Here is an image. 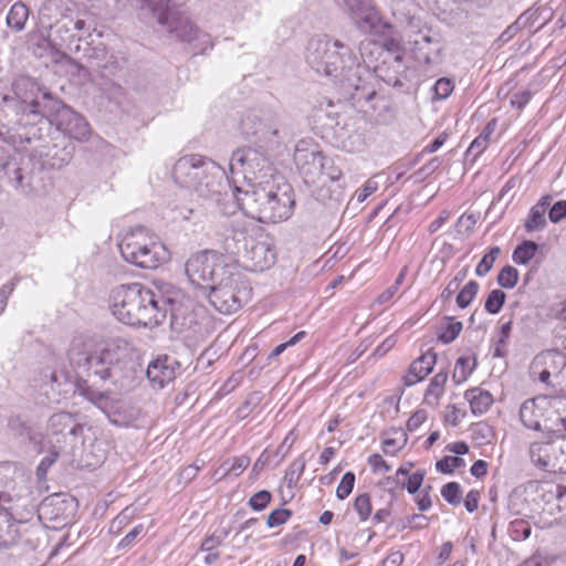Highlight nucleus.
<instances>
[{"label": "nucleus", "mask_w": 566, "mask_h": 566, "mask_svg": "<svg viewBox=\"0 0 566 566\" xmlns=\"http://www.w3.org/2000/svg\"><path fill=\"white\" fill-rule=\"evenodd\" d=\"M443 158L442 157H433L430 159L427 164H424L422 167H420L418 170H416L412 175L416 181H423L428 177H430L432 174H434L442 165Z\"/></svg>", "instance_id": "obj_46"}, {"label": "nucleus", "mask_w": 566, "mask_h": 566, "mask_svg": "<svg viewBox=\"0 0 566 566\" xmlns=\"http://www.w3.org/2000/svg\"><path fill=\"white\" fill-rule=\"evenodd\" d=\"M261 229L243 218L228 220L224 224L223 250L240 258Z\"/></svg>", "instance_id": "obj_17"}, {"label": "nucleus", "mask_w": 566, "mask_h": 566, "mask_svg": "<svg viewBox=\"0 0 566 566\" xmlns=\"http://www.w3.org/2000/svg\"><path fill=\"white\" fill-rule=\"evenodd\" d=\"M250 464V458L240 455L233 459L231 467L227 470V474L239 476Z\"/></svg>", "instance_id": "obj_64"}, {"label": "nucleus", "mask_w": 566, "mask_h": 566, "mask_svg": "<svg viewBox=\"0 0 566 566\" xmlns=\"http://www.w3.org/2000/svg\"><path fill=\"white\" fill-rule=\"evenodd\" d=\"M232 175H242L247 185L265 182L274 178V167L269 156L260 148L240 147L230 159Z\"/></svg>", "instance_id": "obj_7"}, {"label": "nucleus", "mask_w": 566, "mask_h": 566, "mask_svg": "<svg viewBox=\"0 0 566 566\" xmlns=\"http://www.w3.org/2000/svg\"><path fill=\"white\" fill-rule=\"evenodd\" d=\"M354 509L358 513L360 521H366L371 513L369 494H359L354 501Z\"/></svg>", "instance_id": "obj_52"}, {"label": "nucleus", "mask_w": 566, "mask_h": 566, "mask_svg": "<svg viewBox=\"0 0 566 566\" xmlns=\"http://www.w3.org/2000/svg\"><path fill=\"white\" fill-rule=\"evenodd\" d=\"M271 500L272 494L266 490H262L254 493L249 499V505L253 511L260 512L263 511L270 504Z\"/></svg>", "instance_id": "obj_54"}, {"label": "nucleus", "mask_w": 566, "mask_h": 566, "mask_svg": "<svg viewBox=\"0 0 566 566\" xmlns=\"http://www.w3.org/2000/svg\"><path fill=\"white\" fill-rule=\"evenodd\" d=\"M546 398H534L526 400L520 408V419L522 423L532 430L562 432L566 430V419L557 415L553 421L548 415H555L556 411L548 408Z\"/></svg>", "instance_id": "obj_13"}, {"label": "nucleus", "mask_w": 566, "mask_h": 566, "mask_svg": "<svg viewBox=\"0 0 566 566\" xmlns=\"http://www.w3.org/2000/svg\"><path fill=\"white\" fill-rule=\"evenodd\" d=\"M272 180L247 185L245 188L235 186L232 198L245 216L265 223L269 198L272 193Z\"/></svg>", "instance_id": "obj_12"}, {"label": "nucleus", "mask_w": 566, "mask_h": 566, "mask_svg": "<svg viewBox=\"0 0 566 566\" xmlns=\"http://www.w3.org/2000/svg\"><path fill=\"white\" fill-rule=\"evenodd\" d=\"M538 244L531 240H525L513 251L512 259L516 264H527L536 254Z\"/></svg>", "instance_id": "obj_35"}, {"label": "nucleus", "mask_w": 566, "mask_h": 566, "mask_svg": "<svg viewBox=\"0 0 566 566\" xmlns=\"http://www.w3.org/2000/svg\"><path fill=\"white\" fill-rule=\"evenodd\" d=\"M205 174H207L206 177L210 181L208 186L212 189L217 187L216 174L218 175L217 178H219L220 166L212 159L199 154H190L180 157L172 169L174 180L180 187L189 190L198 185L197 180L200 178V175Z\"/></svg>", "instance_id": "obj_9"}, {"label": "nucleus", "mask_w": 566, "mask_h": 566, "mask_svg": "<svg viewBox=\"0 0 566 566\" xmlns=\"http://www.w3.org/2000/svg\"><path fill=\"white\" fill-rule=\"evenodd\" d=\"M506 300V294L502 290H492L484 303V308L490 314H497Z\"/></svg>", "instance_id": "obj_42"}, {"label": "nucleus", "mask_w": 566, "mask_h": 566, "mask_svg": "<svg viewBox=\"0 0 566 566\" xmlns=\"http://www.w3.org/2000/svg\"><path fill=\"white\" fill-rule=\"evenodd\" d=\"M292 516V511L287 509H276L272 511L266 518V525L269 528H274L285 524Z\"/></svg>", "instance_id": "obj_53"}, {"label": "nucleus", "mask_w": 566, "mask_h": 566, "mask_svg": "<svg viewBox=\"0 0 566 566\" xmlns=\"http://www.w3.org/2000/svg\"><path fill=\"white\" fill-rule=\"evenodd\" d=\"M123 259L142 269H157L167 259L159 238L143 226L129 229L118 243Z\"/></svg>", "instance_id": "obj_4"}, {"label": "nucleus", "mask_w": 566, "mask_h": 566, "mask_svg": "<svg viewBox=\"0 0 566 566\" xmlns=\"http://www.w3.org/2000/svg\"><path fill=\"white\" fill-rule=\"evenodd\" d=\"M530 455L534 463H536L538 467L545 469V470H553V471H559L558 468L553 467V464L562 463L563 459L566 458L564 453L562 452H553V453H545L544 451H535L532 452V446L530 447Z\"/></svg>", "instance_id": "obj_34"}, {"label": "nucleus", "mask_w": 566, "mask_h": 566, "mask_svg": "<svg viewBox=\"0 0 566 566\" xmlns=\"http://www.w3.org/2000/svg\"><path fill=\"white\" fill-rule=\"evenodd\" d=\"M480 285L476 281L471 280L469 281L462 290L459 292L457 296V305L460 308L468 307L471 302L475 298L478 292H479Z\"/></svg>", "instance_id": "obj_39"}, {"label": "nucleus", "mask_w": 566, "mask_h": 566, "mask_svg": "<svg viewBox=\"0 0 566 566\" xmlns=\"http://www.w3.org/2000/svg\"><path fill=\"white\" fill-rule=\"evenodd\" d=\"M13 95L0 97V122L21 140L34 144L33 153L48 156L53 126L63 135L85 142L91 135L87 120L28 76L12 83Z\"/></svg>", "instance_id": "obj_1"}, {"label": "nucleus", "mask_w": 566, "mask_h": 566, "mask_svg": "<svg viewBox=\"0 0 566 566\" xmlns=\"http://www.w3.org/2000/svg\"><path fill=\"white\" fill-rule=\"evenodd\" d=\"M325 155L305 140L297 143L294 150V163L307 186H313L319 181L324 175Z\"/></svg>", "instance_id": "obj_15"}, {"label": "nucleus", "mask_w": 566, "mask_h": 566, "mask_svg": "<svg viewBox=\"0 0 566 566\" xmlns=\"http://www.w3.org/2000/svg\"><path fill=\"white\" fill-rule=\"evenodd\" d=\"M179 292L175 293V296H165L167 303V314L170 313V324L174 331L182 333L190 329L196 323L195 315L191 311L178 301Z\"/></svg>", "instance_id": "obj_26"}, {"label": "nucleus", "mask_w": 566, "mask_h": 566, "mask_svg": "<svg viewBox=\"0 0 566 566\" xmlns=\"http://www.w3.org/2000/svg\"><path fill=\"white\" fill-rule=\"evenodd\" d=\"M164 295L155 293L142 283L134 282L115 286L109 294L113 315L129 326H156L167 316Z\"/></svg>", "instance_id": "obj_3"}, {"label": "nucleus", "mask_w": 566, "mask_h": 566, "mask_svg": "<svg viewBox=\"0 0 566 566\" xmlns=\"http://www.w3.org/2000/svg\"><path fill=\"white\" fill-rule=\"evenodd\" d=\"M295 205L293 188L289 184L273 181L271 199L269 198L265 223H276L291 217Z\"/></svg>", "instance_id": "obj_20"}, {"label": "nucleus", "mask_w": 566, "mask_h": 566, "mask_svg": "<svg viewBox=\"0 0 566 566\" xmlns=\"http://www.w3.org/2000/svg\"><path fill=\"white\" fill-rule=\"evenodd\" d=\"M18 282L19 277L14 276L11 281L0 287V315L6 310L8 298L13 293Z\"/></svg>", "instance_id": "obj_59"}, {"label": "nucleus", "mask_w": 566, "mask_h": 566, "mask_svg": "<svg viewBox=\"0 0 566 566\" xmlns=\"http://www.w3.org/2000/svg\"><path fill=\"white\" fill-rule=\"evenodd\" d=\"M518 281V271L512 265H505L497 274V284L503 289H513Z\"/></svg>", "instance_id": "obj_45"}, {"label": "nucleus", "mask_w": 566, "mask_h": 566, "mask_svg": "<svg viewBox=\"0 0 566 566\" xmlns=\"http://www.w3.org/2000/svg\"><path fill=\"white\" fill-rule=\"evenodd\" d=\"M4 135H8L13 143H18L21 146L29 145L33 150L34 144H29L27 140H21L14 135L13 130H9L8 127L2 125L0 122V170L3 171L8 181L19 191L24 195H35L40 188L33 174L27 171L25 167L20 166L15 158L11 156L12 147L4 139Z\"/></svg>", "instance_id": "obj_6"}, {"label": "nucleus", "mask_w": 566, "mask_h": 566, "mask_svg": "<svg viewBox=\"0 0 566 566\" xmlns=\"http://www.w3.org/2000/svg\"><path fill=\"white\" fill-rule=\"evenodd\" d=\"M446 321L439 328L438 338L443 344H450L460 335L463 324L453 317H446Z\"/></svg>", "instance_id": "obj_36"}, {"label": "nucleus", "mask_w": 566, "mask_h": 566, "mask_svg": "<svg viewBox=\"0 0 566 566\" xmlns=\"http://www.w3.org/2000/svg\"><path fill=\"white\" fill-rule=\"evenodd\" d=\"M355 481H356L355 473L352 471L346 472L343 475V478L336 489V496L339 500H345L352 493L354 485H355Z\"/></svg>", "instance_id": "obj_50"}, {"label": "nucleus", "mask_w": 566, "mask_h": 566, "mask_svg": "<svg viewBox=\"0 0 566 566\" xmlns=\"http://www.w3.org/2000/svg\"><path fill=\"white\" fill-rule=\"evenodd\" d=\"M566 217V200L555 202L549 211L548 218L553 223L562 221Z\"/></svg>", "instance_id": "obj_60"}, {"label": "nucleus", "mask_w": 566, "mask_h": 566, "mask_svg": "<svg viewBox=\"0 0 566 566\" xmlns=\"http://www.w3.org/2000/svg\"><path fill=\"white\" fill-rule=\"evenodd\" d=\"M488 145L489 142L484 137H475L465 153L467 158L471 157V160L474 161L486 149Z\"/></svg>", "instance_id": "obj_58"}, {"label": "nucleus", "mask_w": 566, "mask_h": 566, "mask_svg": "<svg viewBox=\"0 0 566 566\" xmlns=\"http://www.w3.org/2000/svg\"><path fill=\"white\" fill-rule=\"evenodd\" d=\"M129 344L122 338L103 342L91 358L86 369L101 380L115 381L120 370V363L127 356Z\"/></svg>", "instance_id": "obj_10"}, {"label": "nucleus", "mask_w": 566, "mask_h": 566, "mask_svg": "<svg viewBox=\"0 0 566 566\" xmlns=\"http://www.w3.org/2000/svg\"><path fill=\"white\" fill-rule=\"evenodd\" d=\"M544 451L545 453L562 452L566 455V436H562L556 440L548 442H534L532 443V452ZM553 467L558 468L560 472H566V458L563 459L562 463H554Z\"/></svg>", "instance_id": "obj_31"}, {"label": "nucleus", "mask_w": 566, "mask_h": 566, "mask_svg": "<svg viewBox=\"0 0 566 566\" xmlns=\"http://www.w3.org/2000/svg\"><path fill=\"white\" fill-rule=\"evenodd\" d=\"M39 514L51 522L65 524L72 515V501L52 495L41 503Z\"/></svg>", "instance_id": "obj_25"}, {"label": "nucleus", "mask_w": 566, "mask_h": 566, "mask_svg": "<svg viewBox=\"0 0 566 566\" xmlns=\"http://www.w3.org/2000/svg\"><path fill=\"white\" fill-rule=\"evenodd\" d=\"M252 295L247 277L232 266L205 293L209 304L219 313L230 315L241 310Z\"/></svg>", "instance_id": "obj_5"}, {"label": "nucleus", "mask_w": 566, "mask_h": 566, "mask_svg": "<svg viewBox=\"0 0 566 566\" xmlns=\"http://www.w3.org/2000/svg\"><path fill=\"white\" fill-rule=\"evenodd\" d=\"M83 427L77 419L70 412H59L51 416L48 423V433L61 442L67 436H77Z\"/></svg>", "instance_id": "obj_24"}, {"label": "nucleus", "mask_w": 566, "mask_h": 566, "mask_svg": "<svg viewBox=\"0 0 566 566\" xmlns=\"http://www.w3.org/2000/svg\"><path fill=\"white\" fill-rule=\"evenodd\" d=\"M530 376L552 388L566 389V355L556 349L538 353L530 365Z\"/></svg>", "instance_id": "obj_11"}, {"label": "nucleus", "mask_w": 566, "mask_h": 566, "mask_svg": "<svg viewBox=\"0 0 566 566\" xmlns=\"http://www.w3.org/2000/svg\"><path fill=\"white\" fill-rule=\"evenodd\" d=\"M395 434H399L400 438L386 437L382 442V451L388 455H395L405 446L407 439L406 433L400 430H394Z\"/></svg>", "instance_id": "obj_47"}, {"label": "nucleus", "mask_w": 566, "mask_h": 566, "mask_svg": "<svg viewBox=\"0 0 566 566\" xmlns=\"http://www.w3.org/2000/svg\"><path fill=\"white\" fill-rule=\"evenodd\" d=\"M30 10L21 1L15 2L7 15V25L15 32H21L29 18Z\"/></svg>", "instance_id": "obj_33"}, {"label": "nucleus", "mask_w": 566, "mask_h": 566, "mask_svg": "<svg viewBox=\"0 0 566 566\" xmlns=\"http://www.w3.org/2000/svg\"><path fill=\"white\" fill-rule=\"evenodd\" d=\"M103 342H98L94 337L78 335L75 336L67 350V357L72 365L76 367H87L91 358L102 346Z\"/></svg>", "instance_id": "obj_23"}, {"label": "nucleus", "mask_w": 566, "mask_h": 566, "mask_svg": "<svg viewBox=\"0 0 566 566\" xmlns=\"http://www.w3.org/2000/svg\"><path fill=\"white\" fill-rule=\"evenodd\" d=\"M415 59L423 64L432 65L442 61V43L438 34H431L430 30L419 31L409 41Z\"/></svg>", "instance_id": "obj_21"}, {"label": "nucleus", "mask_w": 566, "mask_h": 566, "mask_svg": "<svg viewBox=\"0 0 566 566\" xmlns=\"http://www.w3.org/2000/svg\"><path fill=\"white\" fill-rule=\"evenodd\" d=\"M475 364L472 367H469V358L459 357L455 361L454 371L452 375L453 380L457 384H461L468 379V377L472 374Z\"/></svg>", "instance_id": "obj_49"}, {"label": "nucleus", "mask_w": 566, "mask_h": 566, "mask_svg": "<svg viewBox=\"0 0 566 566\" xmlns=\"http://www.w3.org/2000/svg\"><path fill=\"white\" fill-rule=\"evenodd\" d=\"M306 62L317 74L331 77L339 83L340 87L355 90L369 87L361 80V71L358 57L353 50L338 40L327 35L310 40L306 49Z\"/></svg>", "instance_id": "obj_2"}, {"label": "nucleus", "mask_w": 566, "mask_h": 566, "mask_svg": "<svg viewBox=\"0 0 566 566\" xmlns=\"http://www.w3.org/2000/svg\"><path fill=\"white\" fill-rule=\"evenodd\" d=\"M306 467V460L303 455L295 459L286 469L284 474V481L287 488L296 486L300 478L302 476Z\"/></svg>", "instance_id": "obj_38"}, {"label": "nucleus", "mask_w": 566, "mask_h": 566, "mask_svg": "<svg viewBox=\"0 0 566 566\" xmlns=\"http://www.w3.org/2000/svg\"><path fill=\"white\" fill-rule=\"evenodd\" d=\"M532 533L531 524L522 518L512 521L509 525V534L514 541H524Z\"/></svg>", "instance_id": "obj_40"}, {"label": "nucleus", "mask_w": 566, "mask_h": 566, "mask_svg": "<svg viewBox=\"0 0 566 566\" xmlns=\"http://www.w3.org/2000/svg\"><path fill=\"white\" fill-rule=\"evenodd\" d=\"M454 88V84L450 78L441 77L432 86L433 97L436 99H446L450 96Z\"/></svg>", "instance_id": "obj_51"}, {"label": "nucleus", "mask_w": 566, "mask_h": 566, "mask_svg": "<svg viewBox=\"0 0 566 566\" xmlns=\"http://www.w3.org/2000/svg\"><path fill=\"white\" fill-rule=\"evenodd\" d=\"M464 397L470 403L472 413L475 416L485 413L493 403V396L478 387L468 389Z\"/></svg>", "instance_id": "obj_30"}, {"label": "nucleus", "mask_w": 566, "mask_h": 566, "mask_svg": "<svg viewBox=\"0 0 566 566\" xmlns=\"http://www.w3.org/2000/svg\"><path fill=\"white\" fill-rule=\"evenodd\" d=\"M207 174L200 175V178L197 180V186H193L190 190L196 192L200 198L212 200L217 203H220L224 200L228 192L227 189L230 188L229 180L226 177L224 170L220 167V176L217 179V187L213 189L208 186L210 184L209 179L206 177Z\"/></svg>", "instance_id": "obj_27"}, {"label": "nucleus", "mask_w": 566, "mask_h": 566, "mask_svg": "<svg viewBox=\"0 0 566 566\" xmlns=\"http://www.w3.org/2000/svg\"><path fill=\"white\" fill-rule=\"evenodd\" d=\"M465 462L460 457L446 455L436 463V469L442 474H452L455 469L462 468Z\"/></svg>", "instance_id": "obj_44"}, {"label": "nucleus", "mask_w": 566, "mask_h": 566, "mask_svg": "<svg viewBox=\"0 0 566 566\" xmlns=\"http://www.w3.org/2000/svg\"><path fill=\"white\" fill-rule=\"evenodd\" d=\"M442 497L451 505H459L461 503V485L458 482H449L441 489Z\"/></svg>", "instance_id": "obj_48"}, {"label": "nucleus", "mask_w": 566, "mask_h": 566, "mask_svg": "<svg viewBox=\"0 0 566 566\" xmlns=\"http://www.w3.org/2000/svg\"><path fill=\"white\" fill-rule=\"evenodd\" d=\"M545 213L534 206L531 208L524 227L527 232L539 231L546 227Z\"/></svg>", "instance_id": "obj_43"}, {"label": "nucleus", "mask_w": 566, "mask_h": 566, "mask_svg": "<svg viewBox=\"0 0 566 566\" xmlns=\"http://www.w3.org/2000/svg\"><path fill=\"white\" fill-rule=\"evenodd\" d=\"M355 24L363 32L384 33L392 31V25L388 22L381 21L378 11L370 4H368L363 11L358 12V15L354 19Z\"/></svg>", "instance_id": "obj_29"}, {"label": "nucleus", "mask_w": 566, "mask_h": 566, "mask_svg": "<svg viewBox=\"0 0 566 566\" xmlns=\"http://www.w3.org/2000/svg\"><path fill=\"white\" fill-rule=\"evenodd\" d=\"M377 189L378 184L373 179H368L355 193L357 202H364L369 196L376 192Z\"/></svg>", "instance_id": "obj_62"}, {"label": "nucleus", "mask_w": 566, "mask_h": 566, "mask_svg": "<svg viewBox=\"0 0 566 566\" xmlns=\"http://www.w3.org/2000/svg\"><path fill=\"white\" fill-rule=\"evenodd\" d=\"M50 381L52 389L64 397L78 392L94 403H98L106 398L103 392L92 389L86 380L75 377L65 369L52 371Z\"/></svg>", "instance_id": "obj_19"}, {"label": "nucleus", "mask_w": 566, "mask_h": 566, "mask_svg": "<svg viewBox=\"0 0 566 566\" xmlns=\"http://www.w3.org/2000/svg\"><path fill=\"white\" fill-rule=\"evenodd\" d=\"M437 361V354L428 350L415 359L409 366L407 375L403 376V384L407 387L423 380L433 369Z\"/></svg>", "instance_id": "obj_28"}, {"label": "nucleus", "mask_w": 566, "mask_h": 566, "mask_svg": "<svg viewBox=\"0 0 566 566\" xmlns=\"http://www.w3.org/2000/svg\"><path fill=\"white\" fill-rule=\"evenodd\" d=\"M233 265L224 263L222 256L212 251H202L191 255L186 264V274L202 295Z\"/></svg>", "instance_id": "obj_8"}, {"label": "nucleus", "mask_w": 566, "mask_h": 566, "mask_svg": "<svg viewBox=\"0 0 566 566\" xmlns=\"http://www.w3.org/2000/svg\"><path fill=\"white\" fill-rule=\"evenodd\" d=\"M243 265L253 272H262L275 262V252L272 240L260 231L248 248L240 255Z\"/></svg>", "instance_id": "obj_18"}, {"label": "nucleus", "mask_w": 566, "mask_h": 566, "mask_svg": "<svg viewBox=\"0 0 566 566\" xmlns=\"http://www.w3.org/2000/svg\"><path fill=\"white\" fill-rule=\"evenodd\" d=\"M144 531V525L143 524H138L136 526H134L122 539L120 542L118 543L117 545V548L118 549H125L127 547H129L135 541L136 538L143 533Z\"/></svg>", "instance_id": "obj_61"}, {"label": "nucleus", "mask_w": 566, "mask_h": 566, "mask_svg": "<svg viewBox=\"0 0 566 566\" xmlns=\"http://www.w3.org/2000/svg\"><path fill=\"white\" fill-rule=\"evenodd\" d=\"M181 364L170 355H159L151 360L147 367L146 376L148 380L158 388H164L172 381L180 373Z\"/></svg>", "instance_id": "obj_22"}, {"label": "nucleus", "mask_w": 566, "mask_h": 566, "mask_svg": "<svg viewBox=\"0 0 566 566\" xmlns=\"http://www.w3.org/2000/svg\"><path fill=\"white\" fill-rule=\"evenodd\" d=\"M240 132L245 139L268 144L279 134L275 116L268 111H249L240 122Z\"/></svg>", "instance_id": "obj_14"}, {"label": "nucleus", "mask_w": 566, "mask_h": 566, "mask_svg": "<svg viewBox=\"0 0 566 566\" xmlns=\"http://www.w3.org/2000/svg\"><path fill=\"white\" fill-rule=\"evenodd\" d=\"M500 247L490 248L489 251L483 255L482 260L476 265L475 274L478 276H485L493 268V264L497 256L500 255Z\"/></svg>", "instance_id": "obj_41"}, {"label": "nucleus", "mask_w": 566, "mask_h": 566, "mask_svg": "<svg viewBox=\"0 0 566 566\" xmlns=\"http://www.w3.org/2000/svg\"><path fill=\"white\" fill-rule=\"evenodd\" d=\"M323 176H326L332 182H339L343 178V171L333 158L325 157Z\"/></svg>", "instance_id": "obj_55"}, {"label": "nucleus", "mask_w": 566, "mask_h": 566, "mask_svg": "<svg viewBox=\"0 0 566 566\" xmlns=\"http://www.w3.org/2000/svg\"><path fill=\"white\" fill-rule=\"evenodd\" d=\"M447 380H448V371L447 370H440L438 374H436L431 378L430 384L424 394V401L428 405H430V406L438 405V401L444 391V386H446Z\"/></svg>", "instance_id": "obj_32"}, {"label": "nucleus", "mask_w": 566, "mask_h": 566, "mask_svg": "<svg viewBox=\"0 0 566 566\" xmlns=\"http://www.w3.org/2000/svg\"><path fill=\"white\" fill-rule=\"evenodd\" d=\"M533 93L530 90H524L514 93L511 97V105L517 109H523L531 101Z\"/></svg>", "instance_id": "obj_63"}, {"label": "nucleus", "mask_w": 566, "mask_h": 566, "mask_svg": "<svg viewBox=\"0 0 566 566\" xmlns=\"http://www.w3.org/2000/svg\"><path fill=\"white\" fill-rule=\"evenodd\" d=\"M368 46H374L375 49H385L386 52H387V55L386 57H389V56H395V55H401V45H400V42L398 39L394 38V36H389V38H386L381 44H378V43H375V42H371V41H368V42H361L360 44V51H361V55L364 56L365 54V50L368 48Z\"/></svg>", "instance_id": "obj_37"}, {"label": "nucleus", "mask_w": 566, "mask_h": 566, "mask_svg": "<svg viewBox=\"0 0 566 566\" xmlns=\"http://www.w3.org/2000/svg\"><path fill=\"white\" fill-rule=\"evenodd\" d=\"M374 70L378 78L400 92H409L415 87V70L405 64L402 55L384 57Z\"/></svg>", "instance_id": "obj_16"}, {"label": "nucleus", "mask_w": 566, "mask_h": 566, "mask_svg": "<svg viewBox=\"0 0 566 566\" xmlns=\"http://www.w3.org/2000/svg\"><path fill=\"white\" fill-rule=\"evenodd\" d=\"M423 479H424V471L417 470L416 472H413L411 475H409L407 478V482H405V480H402L401 483L403 486H406L407 491L410 494H415L421 488Z\"/></svg>", "instance_id": "obj_57"}, {"label": "nucleus", "mask_w": 566, "mask_h": 566, "mask_svg": "<svg viewBox=\"0 0 566 566\" xmlns=\"http://www.w3.org/2000/svg\"><path fill=\"white\" fill-rule=\"evenodd\" d=\"M528 19L525 17V13L521 14L514 23L509 25L501 34L500 39L504 42L511 40L528 23Z\"/></svg>", "instance_id": "obj_56"}]
</instances>
